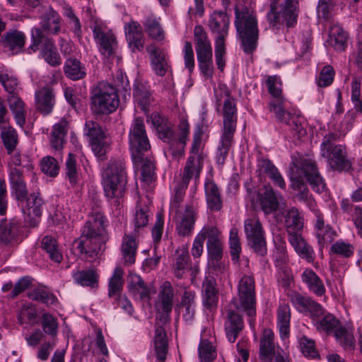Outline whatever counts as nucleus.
<instances>
[{"label": "nucleus", "instance_id": "f257e3e1", "mask_svg": "<svg viewBox=\"0 0 362 362\" xmlns=\"http://www.w3.org/2000/svg\"><path fill=\"white\" fill-rule=\"evenodd\" d=\"M294 168H296V170H300L304 175L314 192L320 194L327 190L325 180L320 174L315 162L306 158H295L290 166L292 171H294ZM290 180L291 187L294 192L296 199L305 204L309 209H314L316 202L303 177L296 175L293 172L290 175Z\"/></svg>", "mask_w": 362, "mask_h": 362}, {"label": "nucleus", "instance_id": "f03ea898", "mask_svg": "<svg viewBox=\"0 0 362 362\" xmlns=\"http://www.w3.org/2000/svg\"><path fill=\"white\" fill-rule=\"evenodd\" d=\"M104 222L101 213L93 214L86 222L81 236L76 240V249L86 259L97 257L107 240Z\"/></svg>", "mask_w": 362, "mask_h": 362}, {"label": "nucleus", "instance_id": "7ed1b4c3", "mask_svg": "<svg viewBox=\"0 0 362 362\" xmlns=\"http://www.w3.org/2000/svg\"><path fill=\"white\" fill-rule=\"evenodd\" d=\"M235 25L244 52L252 53L257 48L259 30L256 16L247 8H235Z\"/></svg>", "mask_w": 362, "mask_h": 362}, {"label": "nucleus", "instance_id": "20e7f679", "mask_svg": "<svg viewBox=\"0 0 362 362\" xmlns=\"http://www.w3.org/2000/svg\"><path fill=\"white\" fill-rule=\"evenodd\" d=\"M125 168V163L122 160H112L105 170L102 184L107 198L123 197L127 182Z\"/></svg>", "mask_w": 362, "mask_h": 362}, {"label": "nucleus", "instance_id": "39448f33", "mask_svg": "<svg viewBox=\"0 0 362 362\" xmlns=\"http://www.w3.org/2000/svg\"><path fill=\"white\" fill-rule=\"evenodd\" d=\"M337 135L334 133L324 136L320 146L321 156L332 170L349 171L351 168V163L347 158L346 148L337 144Z\"/></svg>", "mask_w": 362, "mask_h": 362}, {"label": "nucleus", "instance_id": "423d86ee", "mask_svg": "<svg viewBox=\"0 0 362 362\" xmlns=\"http://www.w3.org/2000/svg\"><path fill=\"white\" fill-rule=\"evenodd\" d=\"M194 37L199 68L206 78L211 79L214 74L212 47L202 25L194 27Z\"/></svg>", "mask_w": 362, "mask_h": 362}, {"label": "nucleus", "instance_id": "0eeeda50", "mask_svg": "<svg viewBox=\"0 0 362 362\" xmlns=\"http://www.w3.org/2000/svg\"><path fill=\"white\" fill-rule=\"evenodd\" d=\"M229 17L222 11H214L210 17L209 25L212 32L218 34L215 42V58L218 69L223 71L226 66L225 38L228 35Z\"/></svg>", "mask_w": 362, "mask_h": 362}, {"label": "nucleus", "instance_id": "6e6552de", "mask_svg": "<svg viewBox=\"0 0 362 362\" xmlns=\"http://www.w3.org/2000/svg\"><path fill=\"white\" fill-rule=\"evenodd\" d=\"M119 98L116 88L107 82H100L92 96V108L98 114H110L117 108Z\"/></svg>", "mask_w": 362, "mask_h": 362}, {"label": "nucleus", "instance_id": "1a4fd4ad", "mask_svg": "<svg viewBox=\"0 0 362 362\" xmlns=\"http://www.w3.org/2000/svg\"><path fill=\"white\" fill-rule=\"evenodd\" d=\"M129 143L133 160L141 161L142 154L151 148L144 119L136 117L131 124L129 132Z\"/></svg>", "mask_w": 362, "mask_h": 362}, {"label": "nucleus", "instance_id": "9d476101", "mask_svg": "<svg viewBox=\"0 0 362 362\" xmlns=\"http://www.w3.org/2000/svg\"><path fill=\"white\" fill-rule=\"evenodd\" d=\"M32 44L28 50L36 52L41 45V54L45 62L52 66H57L62 64V59L57 52L52 39L45 35L37 28H33L31 31Z\"/></svg>", "mask_w": 362, "mask_h": 362}, {"label": "nucleus", "instance_id": "9b49d317", "mask_svg": "<svg viewBox=\"0 0 362 362\" xmlns=\"http://www.w3.org/2000/svg\"><path fill=\"white\" fill-rule=\"evenodd\" d=\"M238 299H236L240 308L250 317L249 322L253 326L252 317L256 315L255 286L254 278L243 276L238 283ZM235 300V298L234 299Z\"/></svg>", "mask_w": 362, "mask_h": 362}, {"label": "nucleus", "instance_id": "f8f14e48", "mask_svg": "<svg viewBox=\"0 0 362 362\" xmlns=\"http://www.w3.org/2000/svg\"><path fill=\"white\" fill-rule=\"evenodd\" d=\"M280 10H269L267 13L270 25H285L287 28L294 27L299 15L298 0H284L280 5Z\"/></svg>", "mask_w": 362, "mask_h": 362}, {"label": "nucleus", "instance_id": "ddd939ff", "mask_svg": "<svg viewBox=\"0 0 362 362\" xmlns=\"http://www.w3.org/2000/svg\"><path fill=\"white\" fill-rule=\"evenodd\" d=\"M84 134L88 137L94 154L100 160H104L110 148L106 132L97 122L87 120L84 125Z\"/></svg>", "mask_w": 362, "mask_h": 362}, {"label": "nucleus", "instance_id": "4468645a", "mask_svg": "<svg viewBox=\"0 0 362 362\" xmlns=\"http://www.w3.org/2000/svg\"><path fill=\"white\" fill-rule=\"evenodd\" d=\"M244 230L248 245L259 255L267 254V244L264 231L262 223L258 218H247L244 223Z\"/></svg>", "mask_w": 362, "mask_h": 362}, {"label": "nucleus", "instance_id": "2eb2a0df", "mask_svg": "<svg viewBox=\"0 0 362 362\" xmlns=\"http://www.w3.org/2000/svg\"><path fill=\"white\" fill-rule=\"evenodd\" d=\"M269 110L277 120L288 125L298 136L305 134V130L302 127L299 119L287 110L284 98H272L269 103Z\"/></svg>", "mask_w": 362, "mask_h": 362}, {"label": "nucleus", "instance_id": "dca6fc26", "mask_svg": "<svg viewBox=\"0 0 362 362\" xmlns=\"http://www.w3.org/2000/svg\"><path fill=\"white\" fill-rule=\"evenodd\" d=\"M240 308L236 300H233L226 310L225 331L226 337L230 343H234L244 328V322L238 311Z\"/></svg>", "mask_w": 362, "mask_h": 362}, {"label": "nucleus", "instance_id": "f3484780", "mask_svg": "<svg viewBox=\"0 0 362 362\" xmlns=\"http://www.w3.org/2000/svg\"><path fill=\"white\" fill-rule=\"evenodd\" d=\"M174 300V290L169 281H165L160 287L158 296L157 308L162 313L159 315V321L165 324L170 320L169 315L172 311Z\"/></svg>", "mask_w": 362, "mask_h": 362}, {"label": "nucleus", "instance_id": "a211bd4d", "mask_svg": "<svg viewBox=\"0 0 362 362\" xmlns=\"http://www.w3.org/2000/svg\"><path fill=\"white\" fill-rule=\"evenodd\" d=\"M21 223L14 218L0 221V245L14 247L20 243Z\"/></svg>", "mask_w": 362, "mask_h": 362}, {"label": "nucleus", "instance_id": "6ab92c4d", "mask_svg": "<svg viewBox=\"0 0 362 362\" xmlns=\"http://www.w3.org/2000/svg\"><path fill=\"white\" fill-rule=\"evenodd\" d=\"M290 300L296 309L313 318L320 317L325 314L322 305L308 296L293 293L290 295Z\"/></svg>", "mask_w": 362, "mask_h": 362}, {"label": "nucleus", "instance_id": "aec40b11", "mask_svg": "<svg viewBox=\"0 0 362 362\" xmlns=\"http://www.w3.org/2000/svg\"><path fill=\"white\" fill-rule=\"evenodd\" d=\"M21 202L22 211L28 221L33 226L36 224V218L40 217L43 209L44 202L39 194L32 193L27 196Z\"/></svg>", "mask_w": 362, "mask_h": 362}, {"label": "nucleus", "instance_id": "412c9836", "mask_svg": "<svg viewBox=\"0 0 362 362\" xmlns=\"http://www.w3.org/2000/svg\"><path fill=\"white\" fill-rule=\"evenodd\" d=\"M283 197L276 193L271 187H266L263 192L257 194V202L265 215L272 214L277 211Z\"/></svg>", "mask_w": 362, "mask_h": 362}, {"label": "nucleus", "instance_id": "4be33fe9", "mask_svg": "<svg viewBox=\"0 0 362 362\" xmlns=\"http://www.w3.org/2000/svg\"><path fill=\"white\" fill-rule=\"evenodd\" d=\"M206 238H207L206 247L208 253L211 259L216 262V264L213 263V266L215 267L217 265L220 269L221 264L218 262L223 256V245L217 228L214 226L206 227Z\"/></svg>", "mask_w": 362, "mask_h": 362}, {"label": "nucleus", "instance_id": "5701e85b", "mask_svg": "<svg viewBox=\"0 0 362 362\" xmlns=\"http://www.w3.org/2000/svg\"><path fill=\"white\" fill-rule=\"evenodd\" d=\"M93 33L102 54L106 57L111 56L117 47L115 35L111 32L105 33L99 25H94Z\"/></svg>", "mask_w": 362, "mask_h": 362}, {"label": "nucleus", "instance_id": "b1692460", "mask_svg": "<svg viewBox=\"0 0 362 362\" xmlns=\"http://www.w3.org/2000/svg\"><path fill=\"white\" fill-rule=\"evenodd\" d=\"M227 98L224 100L222 115H223V130L222 132H231L235 134L237 127V107L235 100L226 94Z\"/></svg>", "mask_w": 362, "mask_h": 362}, {"label": "nucleus", "instance_id": "393cba45", "mask_svg": "<svg viewBox=\"0 0 362 362\" xmlns=\"http://www.w3.org/2000/svg\"><path fill=\"white\" fill-rule=\"evenodd\" d=\"M278 348L274 343V334L271 329H265L260 339L259 358L263 362H272Z\"/></svg>", "mask_w": 362, "mask_h": 362}, {"label": "nucleus", "instance_id": "a878e982", "mask_svg": "<svg viewBox=\"0 0 362 362\" xmlns=\"http://www.w3.org/2000/svg\"><path fill=\"white\" fill-rule=\"evenodd\" d=\"M202 168V157L201 156L197 157L194 156H189L181 175L182 178L180 183L182 189L187 188L191 179L194 178V180H197L199 177Z\"/></svg>", "mask_w": 362, "mask_h": 362}, {"label": "nucleus", "instance_id": "bb28decb", "mask_svg": "<svg viewBox=\"0 0 362 362\" xmlns=\"http://www.w3.org/2000/svg\"><path fill=\"white\" fill-rule=\"evenodd\" d=\"M124 30L129 47L132 51L142 50L145 39L139 23L134 21H130L125 24Z\"/></svg>", "mask_w": 362, "mask_h": 362}, {"label": "nucleus", "instance_id": "cd10ccee", "mask_svg": "<svg viewBox=\"0 0 362 362\" xmlns=\"http://www.w3.org/2000/svg\"><path fill=\"white\" fill-rule=\"evenodd\" d=\"M35 106L42 115L52 112L55 105V94L52 88L45 86L38 90L35 94Z\"/></svg>", "mask_w": 362, "mask_h": 362}, {"label": "nucleus", "instance_id": "c85d7f7f", "mask_svg": "<svg viewBox=\"0 0 362 362\" xmlns=\"http://www.w3.org/2000/svg\"><path fill=\"white\" fill-rule=\"evenodd\" d=\"M196 221V211L193 206L187 205L176 223V231L180 236L185 237L192 234Z\"/></svg>", "mask_w": 362, "mask_h": 362}, {"label": "nucleus", "instance_id": "c756f323", "mask_svg": "<svg viewBox=\"0 0 362 362\" xmlns=\"http://www.w3.org/2000/svg\"><path fill=\"white\" fill-rule=\"evenodd\" d=\"M8 180L12 193L18 201H23L28 194L23 170L12 168L8 171Z\"/></svg>", "mask_w": 362, "mask_h": 362}, {"label": "nucleus", "instance_id": "7c9ffc66", "mask_svg": "<svg viewBox=\"0 0 362 362\" xmlns=\"http://www.w3.org/2000/svg\"><path fill=\"white\" fill-rule=\"evenodd\" d=\"M146 51L151 54V65L153 71L160 76H165L170 69L166 55L154 45L148 46Z\"/></svg>", "mask_w": 362, "mask_h": 362}, {"label": "nucleus", "instance_id": "2f4dec72", "mask_svg": "<svg viewBox=\"0 0 362 362\" xmlns=\"http://www.w3.org/2000/svg\"><path fill=\"white\" fill-rule=\"evenodd\" d=\"M316 223L315 234L317 238V243L320 247H323L331 243L335 238L336 232L329 226L325 223L323 216L321 213H315Z\"/></svg>", "mask_w": 362, "mask_h": 362}, {"label": "nucleus", "instance_id": "473e14b6", "mask_svg": "<svg viewBox=\"0 0 362 362\" xmlns=\"http://www.w3.org/2000/svg\"><path fill=\"white\" fill-rule=\"evenodd\" d=\"M285 226L291 238L293 235H301L300 231L303 228V218L296 207L288 209L285 216Z\"/></svg>", "mask_w": 362, "mask_h": 362}, {"label": "nucleus", "instance_id": "72a5a7b5", "mask_svg": "<svg viewBox=\"0 0 362 362\" xmlns=\"http://www.w3.org/2000/svg\"><path fill=\"white\" fill-rule=\"evenodd\" d=\"M257 167L261 173L268 175L275 186L279 187L281 189H286V184L283 176L277 168L269 159H259Z\"/></svg>", "mask_w": 362, "mask_h": 362}, {"label": "nucleus", "instance_id": "f704fd0d", "mask_svg": "<svg viewBox=\"0 0 362 362\" xmlns=\"http://www.w3.org/2000/svg\"><path fill=\"white\" fill-rule=\"evenodd\" d=\"M288 242L302 259H305L309 263L314 261L315 257V252L301 235H293L291 238H288Z\"/></svg>", "mask_w": 362, "mask_h": 362}, {"label": "nucleus", "instance_id": "c9c22d12", "mask_svg": "<svg viewBox=\"0 0 362 362\" xmlns=\"http://www.w3.org/2000/svg\"><path fill=\"white\" fill-rule=\"evenodd\" d=\"M154 350L158 360L164 362L168 353V341L165 329L159 322L156 324Z\"/></svg>", "mask_w": 362, "mask_h": 362}, {"label": "nucleus", "instance_id": "e433bc0d", "mask_svg": "<svg viewBox=\"0 0 362 362\" xmlns=\"http://www.w3.org/2000/svg\"><path fill=\"white\" fill-rule=\"evenodd\" d=\"M204 188L208 208L212 211H219L223 207V202L218 186L209 180L206 182Z\"/></svg>", "mask_w": 362, "mask_h": 362}, {"label": "nucleus", "instance_id": "4c0bfd02", "mask_svg": "<svg viewBox=\"0 0 362 362\" xmlns=\"http://www.w3.org/2000/svg\"><path fill=\"white\" fill-rule=\"evenodd\" d=\"M6 100L17 124L23 127L25 123V103L19 94L8 95Z\"/></svg>", "mask_w": 362, "mask_h": 362}, {"label": "nucleus", "instance_id": "58836bf2", "mask_svg": "<svg viewBox=\"0 0 362 362\" xmlns=\"http://www.w3.org/2000/svg\"><path fill=\"white\" fill-rule=\"evenodd\" d=\"M128 287L129 291L136 298L143 300L150 297L149 288L141 277L136 274L129 275Z\"/></svg>", "mask_w": 362, "mask_h": 362}, {"label": "nucleus", "instance_id": "ea45409f", "mask_svg": "<svg viewBox=\"0 0 362 362\" xmlns=\"http://www.w3.org/2000/svg\"><path fill=\"white\" fill-rule=\"evenodd\" d=\"M179 310L185 322L190 324L194 320L195 316L194 293L185 291Z\"/></svg>", "mask_w": 362, "mask_h": 362}, {"label": "nucleus", "instance_id": "a19ab883", "mask_svg": "<svg viewBox=\"0 0 362 362\" xmlns=\"http://www.w3.org/2000/svg\"><path fill=\"white\" fill-rule=\"evenodd\" d=\"M189 255L187 247L182 246L176 250L173 257V269L176 277L181 279L187 269Z\"/></svg>", "mask_w": 362, "mask_h": 362}, {"label": "nucleus", "instance_id": "79ce46f5", "mask_svg": "<svg viewBox=\"0 0 362 362\" xmlns=\"http://www.w3.org/2000/svg\"><path fill=\"white\" fill-rule=\"evenodd\" d=\"M301 278L309 290L315 295L322 296L325 294V287L322 281L311 269H306L303 272Z\"/></svg>", "mask_w": 362, "mask_h": 362}, {"label": "nucleus", "instance_id": "37998d69", "mask_svg": "<svg viewBox=\"0 0 362 362\" xmlns=\"http://www.w3.org/2000/svg\"><path fill=\"white\" fill-rule=\"evenodd\" d=\"M66 127L67 122L64 119H62L53 126L50 134V143L52 147L56 151H59L63 147L64 138L67 133Z\"/></svg>", "mask_w": 362, "mask_h": 362}, {"label": "nucleus", "instance_id": "c03bdc74", "mask_svg": "<svg viewBox=\"0 0 362 362\" xmlns=\"http://www.w3.org/2000/svg\"><path fill=\"white\" fill-rule=\"evenodd\" d=\"M291 310L288 305L281 304L277 310V325L282 339L288 337L290 332Z\"/></svg>", "mask_w": 362, "mask_h": 362}, {"label": "nucleus", "instance_id": "a18cd8bd", "mask_svg": "<svg viewBox=\"0 0 362 362\" xmlns=\"http://www.w3.org/2000/svg\"><path fill=\"white\" fill-rule=\"evenodd\" d=\"M4 46L8 47L13 54L23 50L25 42V36L23 32L14 30L4 36Z\"/></svg>", "mask_w": 362, "mask_h": 362}, {"label": "nucleus", "instance_id": "49530a36", "mask_svg": "<svg viewBox=\"0 0 362 362\" xmlns=\"http://www.w3.org/2000/svg\"><path fill=\"white\" fill-rule=\"evenodd\" d=\"M137 244L134 235H125L122 245V253L124 263L127 265L135 262Z\"/></svg>", "mask_w": 362, "mask_h": 362}, {"label": "nucleus", "instance_id": "de8ad7c7", "mask_svg": "<svg viewBox=\"0 0 362 362\" xmlns=\"http://www.w3.org/2000/svg\"><path fill=\"white\" fill-rule=\"evenodd\" d=\"M234 134L222 132L221 142L216 152V163L218 165H223L233 141Z\"/></svg>", "mask_w": 362, "mask_h": 362}, {"label": "nucleus", "instance_id": "09e8293b", "mask_svg": "<svg viewBox=\"0 0 362 362\" xmlns=\"http://www.w3.org/2000/svg\"><path fill=\"white\" fill-rule=\"evenodd\" d=\"M64 69L66 76L74 81L81 79L86 75L85 66L76 59H68Z\"/></svg>", "mask_w": 362, "mask_h": 362}, {"label": "nucleus", "instance_id": "8fccbe9b", "mask_svg": "<svg viewBox=\"0 0 362 362\" xmlns=\"http://www.w3.org/2000/svg\"><path fill=\"white\" fill-rule=\"evenodd\" d=\"M41 247L48 254L51 260L57 263L62 262L63 257L59 249L57 240L54 237L45 236L41 240Z\"/></svg>", "mask_w": 362, "mask_h": 362}, {"label": "nucleus", "instance_id": "3c124183", "mask_svg": "<svg viewBox=\"0 0 362 362\" xmlns=\"http://www.w3.org/2000/svg\"><path fill=\"white\" fill-rule=\"evenodd\" d=\"M40 325L43 333L49 335L51 339L56 340L59 332V322L57 318L49 313H44L41 315Z\"/></svg>", "mask_w": 362, "mask_h": 362}, {"label": "nucleus", "instance_id": "603ef678", "mask_svg": "<svg viewBox=\"0 0 362 362\" xmlns=\"http://www.w3.org/2000/svg\"><path fill=\"white\" fill-rule=\"evenodd\" d=\"M1 138L8 155L12 154L16 151L18 136L16 131L13 127H5L1 128Z\"/></svg>", "mask_w": 362, "mask_h": 362}, {"label": "nucleus", "instance_id": "864d4df0", "mask_svg": "<svg viewBox=\"0 0 362 362\" xmlns=\"http://www.w3.org/2000/svg\"><path fill=\"white\" fill-rule=\"evenodd\" d=\"M72 276L74 281L82 286L94 288L98 286V276L93 269L74 272Z\"/></svg>", "mask_w": 362, "mask_h": 362}, {"label": "nucleus", "instance_id": "5fc2aeb1", "mask_svg": "<svg viewBox=\"0 0 362 362\" xmlns=\"http://www.w3.org/2000/svg\"><path fill=\"white\" fill-rule=\"evenodd\" d=\"M317 329L328 334H334L340 327V321L332 314L323 315V317L315 323Z\"/></svg>", "mask_w": 362, "mask_h": 362}, {"label": "nucleus", "instance_id": "6e6d98bb", "mask_svg": "<svg viewBox=\"0 0 362 362\" xmlns=\"http://www.w3.org/2000/svg\"><path fill=\"white\" fill-rule=\"evenodd\" d=\"M0 83L8 95L19 94L22 90L18 78L6 71H0Z\"/></svg>", "mask_w": 362, "mask_h": 362}, {"label": "nucleus", "instance_id": "4d7b16f0", "mask_svg": "<svg viewBox=\"0 0 362 362\" xmlns=\"http://www.w3.org/2000/svg\"><path fill=\"white\" fill-rule=\"evenodd\" d=\"M150 216L149 207L146 204H139L136 206V211L133 220L135 233H139V230L145 227L148 222Z\"/></svg>", "mask_w": 362, "mask_h": 362}, {"label": "nucleus", "instance_id": "13d9d810", "mask_svg": "<svg viewBox=\"0 0 362 362\" xmlns=\"http://www.w3.org/2000/svg\"><path fill=\"white\" fill-rule=\"evenodd\" d=\"M333 334L344 349H352L355 346V339L352 332L342 325Z\"/></svg>", "mask_w": 362, "mask_h": 362}, {"label": "nucleus", "instance_id": "bf43d9fd", "mask_svg": "<svg viewBox=\"0 0 362 362\" xmlns=\"http://www.w3.org/2000/svg\"><path fill=\"white\" fill-rule=\"evenodd\" d=\"M37 317V313L35 307L32 303H25L20 308L17 320L19 324H34Z\"/></svg>", "mask_w": 362, "mask_h": 362}, {"label": "nucleus", "instance_id": "052dcab7", "mask_svg": "<svg viewBox=\"0 0 362 362\" xmlns=\"http://www.w3.org/2000/svg\"><path fill=\"white\" fill-rule=\"evenodd\" d=\"M146 32L153 39L163 40L164 39L163 30L156 16L151 15L144 23Z\"/></svg>", "mask_w": 362, "mask_h": 362}, {"label": "nucleus", "instance_id": "680f3d73", "mask_svg": "<svg viewBox=\"0 0 362 362\" xmlns=\"http://www.w3.org/2000/svg\"><path fill=\"white\" fill-rule=\"evenodd\" d=\"M66 176L69 180L70 185L75 186L79 180L78 168L76 164V158L73 153H69L65 163Z\"/></svg>", "mask_w": 362, "mask_h": 362}, {"label": "nucleus", "instance_id": "e2e57ef3", "mask_svg": "<svg viewBox=\"0 0 362 362\" xmlns=\"http://www.w3.org/2000/svg\"><path fill=\"white\" fill-rule=\"evenodd\" d=\"M347 36L346 33L338 26L332 28L329 40L331 45L337 51L344 50L346 45Z\"/></svg>", "mask_w": 362, "mask_h": 362}, {"label": "nucleus", "instance_id": "0e129e2a", "mask_svg": "<svg viewBox=\"0 0 362 362\" xmlns=\"http://www.w3.org/2000/svg\"><path fill=\"white\" fill-rule=\"evenodd\" d=\"M124 272L122 268L117 267L114 269L113 274L109 281V296L114 297L119 294L123 285Z\"/></svg>", "mask_w": 362, "mask_h": 362}, {"label": "nucleus", "instance_id": "69168bd1", "mask_svg": "<svg viewBox=\"0 0 362 362\" xmlns=\"http://www.w3.org/2000/svg\"><path fill=\"white\" fill-rule=\"evenodd\" d=\"M28 298L47 305L54 304L57 300L52 293L42 288H37L29 292Z\"/></svg>", "mask_w": 362, "mask_h": 362}, {"label": "nucleus", "instance_id": "338daca9", "mask_svg": "<svg viewBox=\"0 0 362 362\" xmlns=\"http://www.w3.org/2000/svg\"><path fill=\"white\" fill-rule=\"evenodd\" d=\"M199 356L202 362H211L216 358V351L213 344L207 339L200 341Z\"/></svg>", "mask_w": 362, "mask_h": 362}, {"label": "nucleus", "instance_id": "774afa93", "mask_svg": "<svg viewBox=\"0 0 362 362\" xmlns=\"http://www.w3.org/2000/svg\"><path fill=\"white\" fill-rule=\"evenodd\" d=\"M41 25L42 29L49 33L57 34L60 30L59 16L54 11H50L42 21Z\"/></svg>", "mask_w": 362, "mask_h": 362}]
</instances>
